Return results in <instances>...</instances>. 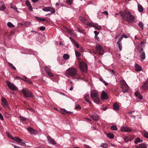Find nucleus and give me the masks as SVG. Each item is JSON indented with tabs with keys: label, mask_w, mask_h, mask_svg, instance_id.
<instances>
[{
	"label": "nucleus",
	"mask_w": 148,
	"mask_h": 148,
	"mask_svg": "<svg viewBox=\"0 0 148 148\" xmlns=\"http://www.w3.org/2000/svg\"><path fill=\"white\" fill-rule=\"evenodd\" d=\"M62 111L64 112V114H65V113H68V114H71V112H68L67 111H66V110H65L64 109H63L62 110Z\"/></svg>",
	"instance_id": "nucleus-46"
},
{
	"label": "nucleus",
	"mask_w": 148,
	"mask_h": 148,
	"mask_svg": "<svg viewBox=\"0 0 148 148\" xmlns=\"http://www.w3.org/2000/svg\"><path fill=\"white\" fill-rule=\"evenodd\" d=\"M135 69L136 71H139L141 70V68L139 65L137 64H135Z\"/></svg>",
	"instance_id": "nucleus-27"
},
{
	"label": "nucleus",
	"mask_w": 148,
	"mask_h": 148,
	"mask_svg": "<svg viewBox=\"0 0 148 148\" xmlns=\"http://www.w3.org/2000/svg\"><path fill=\"white\" fill-rule=\"evenodd\" d=\"M136 148H147L145 144H142L137 146Z\"/></svg>",
	"instance_id": "nucleus-25"
},
{
	"label": "nucleus",
	"mask_w": 148,
	"mask_h": 148,
	"mask_svg": "<svg viewBox=\"0 0 148 148\" xmlns=\"http://www.w3.org/2000/svg\"><path fill=\"white\" fill-rule=\"evenodd\" d=\"M69 38L71 42L73 43L75 41L71 37H70Z\"/></svg>",
	"instance_id": "nucleus-60"
},
{
	"label": "nucleus",
	"mask_w": 148,
	"mask_h": 148,
	"mask_svg": "<svg viewBox=\"0 0 148 148\" xmlns=\"http://www.w3.org/2000/svg\"><path fill=\"white\" fill-rule=\"evenodd\" d=\"M27 110L31 111L32 112H34V110L32 108H28L27 109Z\"/></svg>",
	"instance_id": "nucleus-57"
},
{
	"label": "nucleus",
	"mask_w": 148,
	"mask_h": 148,
	"mask_svg": "<svg viewBox=\"0 0 148 148\" xmlns=\"http://www.w3.org/2000/svg\"><path fill=\"white\" fill-rule=\"evenodd\" d=\"M6 83L9 88L11 90H16L17 89V88L14 84L11 83L10 81L8 80L6 81Z\"/></svg>",
	"instance_id": "nucleus-6"
},
{
	"label": "nucleus",
	"mask_w": 148,
	"mask_h": 148,
	"mask_svg": "<svg viewBox=\"0 0 148 148\" xmlns=\"http://www.w3.org/2000/svg\"><path fill=\"white\" fill-rule=\"evenodd\" d=\"M135 96L137 97V98H139L140 99H142L143 97L142 95H140L139 92L136 91L135 93Z\"/></svg>",
	"instance_id": "nucleus-20"
},
{
	"label": "nucleus",
	"mask_w": 148,
	"mask_h": 148,
	"mask_svg": "<svg viewBox=\"0 0 148 148\" xmlns=\"http://www.w3.org/2000/svg\"><path fill=\"white\" fill-rule=\"evenodd\" d=\"M21 91L25 97L32 98L34 96L31 91H27L25 89H22Z\"/></svg>",
	"instance_id": "nucleus-4"
},
{
	"label": "nucleus",
	"mask_w": 148,
	"mask_h": 148,
	"mask_svg": "<svg viewBox=\"0 0 148 148\" xmlns=\"http://www.w3.org/2000/svg\"><path fill=\"white\" fill-rule=\"evenodd\" d=\"M47 138L49 143L53 145H56V143L55 141L51 138L50 136H47Z\"/></svg>",
	"instance_id": "nucleus-16"
},
{
	"label": "nucleus",
	"mask_w": 148,
	"mask_h": 148,
	"mask_svg": "<svg viewBox=\"0 0 148 148\" xmlns=\"http://www.w3.org/2000/svg\"><path fill=\"white\" fill-rule=\"evenodd\" d=\"M23 77L25 79V81H26L27 82L29 83V84H32V82L29 81V80L27 79V77H26L24 76Z\"/></svg>",
	"instance_id": "nucleus-40"
},
{
	"label": "nucleus",
	"mask_w": 148,
	"mask_h": 148,
	"mask_svg": "<svg viewBox=\"0 0 148 148\" xmlns=\"http://www.w3.org/2000/svg\"><path fill=\"white\" fill-rule=\"evenodd\" d=\"M138 26L142 29H143V24L142 22H140L138 23Z\"/></svg>",
	"instance_id": "nucleus-38"
},
{
	"label": "nucleus",
	"mask_w": 148,
	"mask_h": 148,
	"mask_svg": "<svg viewBox=\"0 0 148 148\" xmlns=\"http://www.w3.org/2000/svg\"><path fill=\"white\" fill-rule=\"evenodd\" d=\"M108 136L110 138H113L114 137V134L112 133H108L107 134Z\"/></svg>",
	"instance_id": "nucleus-28"
},
{
	"label": "nucleus",
	"mask_w": 148,
	"mask_h": 148,
	"mask_svg": "<svg viewBox=\"0 0 148 148\" xmlns=\"http://www.w3.org/2000/svg\"><path fill=\"white\" fill-rule=\"evenodd\" d=\"M48 75L50 77H52L54 76V75L51 72V71H49L48 70H47V72H46Z\"/></svg>",
	"instance_id": "nucleus-29"
},
{
	"label": "nucleus",
	"mask_w": 148,
	"mask_h": 148,
	"mask_svg": "<svg viewBox=\"0 0 148 148\" xmlns=\"http://www.w3.org/2000/svg\"><path fill=\"white\" fill-rule=\"evenodd\" d=\"M92 118L95 121H97L99 119V116L97 114L92 115L91 116Z\"/></svg>",
	"instance_id": "nucleus-22"
},
{
	"label": "nucleus",
	"mask_w": 148,
	"mask_h": 148,
	"mask_svg": "<svg viewBox=\"0 0 148 148\" xmlns=\"http://www.w3.org/2000/svg\"><path fill=\"white\" fill-rule=\"evenodd\" d=\"M123 38H127L128 36L125 34H123L122 36Z\"/></svg>",
	"instance_id": "nucleus-63"
},
{
	"label": "nucleus",
	"mask_w": 148,
	"mask_h": 148,
	"mask_svg": "<svg viewBox=\"0 0 148 148\" xmlns=\"http://www.w3.org/2000/svg\"><path fill=\"white\" fill-rule=\"evenodd\" d=\"M143 141V140H141L139 138H137L136 139L135 141L134 142V143L135 144H137L138 143L142 142Z\"/></svg>",
	"instance_id": "nucleus-30"
},
{
	"label": "nucleus",
	"mask_w": 148,
	"mask_h": 148,
	"mask_svg": "<svg viewBox=\"0 0 148 148\" xmlns=\"http://www.w3.org/2000/svg\"><path fill=\"white\" fill-rule=\"evenodd\" d=\"M1 101H2V106L5 108L9 107L8 102L6 99L2 97L1 98Z\"/></svg>",
	"instance_id": "nucleus-13"
},
{
	"label": "nucleus",
	"mask_w": 148,
	"mask_h": 148,
	"mask_svg": "<svg viewBox=\"0 0 148 148\" xmlns=\"http://www.w3.org/2000/svg\"><path fill=\"white\" fill-rule=\"evenodd\" d=\"M73 0H66V3L69 5H71L73 2Z\"/></svg>",
	"instance_id": "nucleus-41"
},
{
	"label": "nucleus",
	"mask_w": 148,
	"mask_h": 148,
	"mask_svg": "<svg viewBox=\"0 0 148 148\" xmlns=\"http://www.w3.org/2000/svg\"><path fill=\"white\" fill-rule=\"evenodd\" d=\"M7 25L9 27L13 28L15 27L14 25L10 22L8 23Z\"/></svg>",
	"instance_id": "nucleus-32"
},
{
	"label": "nucleus",
	"mask_w": 148,
	"mask_h": 148,
	"mask_svg": "<svg viewBox=\"0 0 148 148\" xmlns=\"http://www.w3.org/2000/svg\"><path fill=\"white\" fill-rule=\"evenodd\" d=\"M119 12L121 16L124 21L129 23L132 22L134 21V16L128 10H125L123 12L120 11Z\"/></svg>",
	"instance_id": "nucleus-1"
},
{
	"label": "nucleus",
	"mask_w": 148,
	"mask_h": 148,
	"mask_svg": "<svg viewBox=\"0 0 148 148\" xmlns=\"http://www.w3.org/2000/svg\"><path fill=\"white\" fill-rule=\"evenodd\" d=\"M77 30L78 32H80V33H82L83 31L81 29H80L78 28H77Z\"/></svg>",
	"instance_id": "nucleus-61"
},
{
	"label": "nucleus",
	"mask_w": 148,
	"mask_h": 148,
	"mask_svg": "<svg viewBox=\"0 0 148 148\" xmlns=\"http://www.w3.org/2000/svg\"><path fill=\"white\" fill-rule=\"evenodd\" d=\"M31 24V22L28 21H25L24 23V25L26 27H28Z\"/></svg>",
	"instance_id": "nucleus-37"
},
{
	"label": "nucleus",
	"mask_w": 148,
	"mask_h": 148,
	"mask_svg": "<svg viewBox=\"0 0 148 148\" xmlns=\"http://www.w3.org/2000/svg\"><path fill=\"white\" fill-rule=\"evenodd\" d=\"M108 145L106 143H102L101 146L102 147L106 148L107 147Z\"/></svg>",
	"instance_id": "nucleus-44"
},
{
	"label": "nucleus",
	"mask_w": 148,
	"mask_h": 148,
	"mask_svg": "<svg viewBox=\"0 0 148 148\" xmlns=\"http://www.w3.org/2000/svg\"><path fill=\"white\" fill-rule=\"evenodd\" d=\"M95 37L96 40H97L98 41H99V37L98 36H95Z\"/></svg>",
	"instance_id": "nucleus-58"
},
{
	"label": "nucleus",
	"mask_w": 148,
	"mask_h": 148,
	"mask_svg": "<svg viewBox=\"0 0 148 148\" xmlns=\"http://www.w3.org/2000/svg\"><path fill=\"white\" fill-rule=\"evenodd\" d=\"M12 139L17 142L20 145H21L20 144V143H21L25 145V143H24V141L21 139L19 137H15L12 138Z\"/></svg>",
	"instance_id": "nucleus-12"
},
{
	"label": "nucleus",
	"mask_w": 148,
	"mask_h": 148,
	"mask_svg": "<svg viewBox=\"0 0 148 148\" xmlns=\"http://www.w3.org/2000/svg\"><path fill=\"white\" fill-rule=\"evenodd\" d=\"M89 97V95L88 94H86L84 95V98L85 101L89 104H91V102L89 99L88 98Z\"/></svg>",
	"instance_id": "nucleus-19"
},
{
	"label": "nucleus",
	"mask_w": 148,
	"mask_h": 148,
	"mask_svg": "<svg viewBox=\"0 0 148 148\" xmlns=\"http://www.w3.org/2000/svg\"><path fill=\"white\" fill-rule=\"evenodd\" d=\"M67 31L71 35H73V36H77L76 34L75 33H74L73 32V31L72 29H67Z\"/></svg>",
	"instance_id": "nucleus-24"
},
{
	"label": "nucleus",
	"mask_w": 148,
	"mask_h": 148,
	"mask_svg": "<svg viewBox=\"0 0 148 148\" xmlns=\"http://www.w3.org/2000/svg\"><path fill=\"white\" fill-rule=\"evenodd\" d=\"M96 49L97 52L99 55H102L104 54V51L102 46L99 44H97Z\"/></svg>",
	"instance_id": "nucleus-8"
},
{
	"label": "nucleus",
	"mask_w": 148,
	"mask_h": 148,
	"mask_svg": "<svg viewBox=\"0 0 148 148\" xmlns=\"http://www.w3.org/2000/svg\"><path fill=\"white\" fill-rule=\"evenodd\" d=\"M0 119L2 120H4L3 118L2 114L0 113Z\"/></svg>",
	"instance_id": "nucleus-56"
},
{
	"label": "nucleus",
	"mask_w": 148,
	"mask_h": 148,
	"mask_svg": "<svg viewBox=\"0 0 148 148\" xmlns=\"http://www.w3.org/2000/svg\"><path fill=\"white\" fill-rule=\"evenodd\" d=\"M79 18L80 20L82 22L84 23L86 20V19L83 16H80Z\"/></svg>",
	"instance_id": "nucleus-31"
},
{
	"label": "nucleus",
	"mask_w": 148,
	"mask_h": 148,
	"mask_svg": "<svg viewBox=\"0 0 148 148\" xmlns=\"http://www.w3.org/2000/svg\"><path fill=\"white\" fill-rule=\"evenodd\" d=\"M111 129L112 130H117V126L115 125H112L110 127Z\"/></svg>",
	"instance_id": "nucleus-36"
},
{
	"label": "nucleus",
	"mask_w": 148,
	"mask_h": 148,
	"mask_svg": "<svg viewBox=\"0 0 148 148\" xmlns=\"http://www.w3.org/2000/svg\"><path fill=\"white\" fill-rule=\"evenodd\" d=\"M137 49L139 50L138 52L140 54L141 61L142 62L145 60L146 57V55L145 52L143 51V49L141 48L139 50L138 48Z\"/></svg>",
	"instance_id": "nucleus-5"
},
{
	"label": "nucleus",
	"mask_w": 148,
	"mask_h": 148,
	"mask_svg": "<svg viewBox=\"0 0 148 148\" xmlns=\"http://www.w3.org/2000/svg\"><path fill=\"white\" fill-rule=\"evenodd\" d=\"M26 5L29 8L31 6H32L31 4L28 1H27L26 2Z\"/></svg>",
	"instance_id": "nucleus-48"
},
{
	"label": "nucleus",
	"mask_w": 148,
	"mask_h": 148,
	"mask_svg": "<svg viewBox=\"0 0 148 148\" xmlns=\"http://www.w3.org/2000/svg\"><path fill=\"white\" fill-rule=\"evenodd\" d=\"M27 130L31 134H34L35 133V130L31 127H27Z\"/></svg>",
	"instance_id": "nucleus-26"
},
{
	"label": "nucleus",
	"mask_w": 148,
	"mask_h": 148,
	"mask_svg": "<svg viewBox=\"0 0 148 148\" xmlns=\"http://www.w3.org/2000/svg\"><path fill=\"white\" fill-rule=\"evenodd\" d=\"M109 71L110 72L112 73L113 74H114L115 73V72H114V71L113 70H109Z\"/></svg>",
	"instance_id": "nucleus-59"
},
{
	"label": "nucleus",
	"mask_w": 148,
	"mask_h": 148,
	"mask_svg": "<svg viewBox=\"0 0 148 148\" xmlns=\"http://www.w3.org/2000/svg\"><path fill=\"white\" fill-rule=\"evenodd\" d=\"M42 10L45 12H50L52 14L54 13L55 12L54 9L50 7H45L42 8Z\"/></svg>",
	"instance_id": "nucleus-10"
},
{
	"label": "nucleus",
	"mask_w": 148,
	"mask_h": 148,
	"mask_svg": "<svg viewBox=\"0 0 148 148\" xmlns=\"http://www.w3.org/2000/svg\"><path fill=\"white\" fill-rule=\"evenodd\" d=\"M29 10L30 11H33V8L32 6L29 7Z\"/></svg>",
	"instance_id": "nucleus-64"
},
{
	"label": "nucleus",
	"mask_w": 148,
	"mask_h": 148,
	"mask_svg": "<svg viewBox=\"0 0 148 148\" xmlns=\"http://www.w3.org/2000/svg\"><path fill=\"white\" fill-rule=\"evenodd\" d=\"M40 29L41 30H44L45 29V28L44 26H41L40 27Z\"/></svg>",
	"instance_id": "nucleus-53"
},
{
	"label": "nucleus",
	"mask_w": 148,
	"mask_h": 148,
	"mask_svg": "<svg viewBox=\"0 0 148 148\" xmlns=\"http://www.w3.org/2000/svg\"><path fill=\"white\" fill-rule=\"evenodd\" d=\"M121 82L122 83L121 87L123 92L124 93L127 92L129 90V87L128 86L124 81H121Z\"/></svg>",
	"instance_id": "nucleus-7"
},
{
	"label": "nucleus",
	"mask_w": 148,
	"mask_h": 148,
	"mask_svg": "<svg viewBox=\"0 0 148 148\" xmlns=\"http://www.w3.org/2000/svg\"><path fill=\"white\" fill-rule=\"evenodd\" d=\"M101 13L104 14L106 16L108 15V13L107 11H105L103 12H101Z\"/></svg>",
	"instance_id": "nucleus-51"
},
{
	"label": "nucleus",
	"mask_w": 148,
	"mask_h": 148,
	"mask_svg": "<svg viewBox=\"0 0 148 148\" xmlns=\"http://www.w3.org/2000/svg\"><path fill=\"white\" fill-rule=\"evenodd\" d=\"M81 108V107L79 105H77L75 108L76 109L80 110Z\"/></svg>",
	"instance_id": "nucleus-49"
},
{
	"label": "nucleus",
	"mask_w": 148,
	"mask_h": 148,
	"mask_svg": "<svg viewBox=\"0 0 148 148\" xmlns=\"http://www.w3.org/2000/svg\"><path fill=\"white\" fill-rule=\"evenodd\" d=\"M123 39V37L122 36H121L120 37V38H119V39L117 42H121V41Z\"/></svg>",
	"instance_id": "nucleus-54"
},
{
	"label": "nucleus",
	"mask_w": 148,
	"mask_h": 148,
	"mask_svg": "<svg viewBox=\"0 0 148 148\" xmlns=\"http://www.w3.org/2000/svg\"><path fill=\"white\" fill-rule=\"evenodd\" d=\"M117 44L118 45V46L119 49L120 51H121L122 49V43L120 42H117Z\"/></svg>",
	"instance_id": "nucleus-34"
},
{
	"label": "nucleus",
	"mask_w": 148,
	"mask_h": 148,
	"mask_svg": "<svg viewBox=\"0 0 148 148\" xmlns=\"http://www.w3.org/2000/svg\"><path fill=\"white\" fill-rule=\"evenodd\" d=\"M94 33L96 35V36H97L99 34V33L96 31H95Z\"/></svg>",
	"instance_id": "nucleus-62"
},
{
	"label": "nucleus",
	"mask_w": 148,
	"mask_h": 148,
	"mask_svg": "<svg viewBox=\"0 0 148 148\" xmlns=\"http://www.w3.org/2000/svg\"><path fill=\"white\" fill-rule=\"evenodd\" d=\"M7 135L8 137H9L10 138H12V139L14 137H12V135L10 134L9 133H8L7 134Z\"/></svg>",
	"instance_id": "nucleus-55"
},
{
	"label": "nucleus",
	"mask_w": 148,
	"mask_h": 148,
	"mask_svg": "<svg viewBox=\"0 0 148 148\" xmlns=\"http://www.w3.org/2000/svg\"><path fill=\"white\" fill-rule=\"evenodd\" d=\"M19 117L20 119L23 121H25L27 120V119L26 118L21 116H20Z\"/></svg>",
	"instance_id": "nucleus-42"
},
{
	"label": "nucleus",
	"mask_w": 148,
	"mask_h": 148,
	"mask_svg": "<svg viewBox=\"0 0 148 148\" xmlns=\"http://www.w3.org/2000/svg\"><path fill=\"white\" fill-rule=\"evenodd\" d=\"M79 67L80 69L84 72L86 71L87 69V65L84 62H81L79 64Z\"/></svg>",
	"instance_id": "nucleus-9"
},
{
	"label": "nucleus",
	"mask_w": 148,
	"mask_h": 148,
	"mask_svg": "<svg viewBox=\"0 0 148 148\" xmlns=\"http://www.w3.org/2000/svg\"><path fill=\"white\" fill-rule=\"evenodd\" d=\"M121 130L123 132H129L131 131V130L129 127L124 126L121 128Z\"/></svg>",
	"instance_id": "nucleus-17"
},
{
	"label": "nucleus",
	"mask_w": 148,
	"mask_h": 148,
	"mask_svg": "<svg viewBox=\"0 0 148 148\" xmlns=\"http://www.w3.org/2000/svg\"><path fill=\"white\" fill-rule=\"evenodd\" d=\"M6 9L5 5L3 1H1L0 2V10L1 11H4Z\"/></svg>",
	"instance_id": "nucleus-18"
},
{
	"label": "nucleus",
	"mask_w": 148,
	"mask_h": 148,
	"mask_svg": "<svg viewBox=\"0 0 148 148\" xmlns=\"http://www.w3.org/2000/svg\"><path fill=\"white\" fill-rule=\"evenodd\" d=\"M113 108L116 111L119 110V106L117 103H115L114 104Z\"/></svg>",
	"instance_id": "nucleus-21"
},
{
	"label": "nucleus",
	"mask_w": 148,
	"mask_h": 148,
	"mask_svg": "<svg viewBox=\"0 0 148 148\" xmlns=\"http://www.w3.org/2000/svg\"><path fill=\"white\" fill-rule=\"evenodd\" d=\"M51 67L50 66L46 67L45 68V70L46 72H47V70H48L50 71H51Z\"/></svg>",
	"instance_id": "nucleus-47"
},
{
	"label": "nucleus",
	"mask_w": 148,
	"mask_h": 148,
	"mask_svg": "<svg viewBox=\"0 0 148 148\" xmlns=\"http://www.w3.org/2000/svg\"><path fill=\"white\" fill-rule=\"evenodd\" d=\"M146 40H144L143 41L141 42V45H145L146 44Z\"/></svg>",
	"instance_id": "nucleus-52"
},
{
	"label": "nucleus",
	"mask_w": 148,
	"mask_h": 148,
	"mask_svg": "<svg viewBox=\"0 0 148 148\" xmlns=\"http://www.w3.org/2000/svg\"><path fill=\"white\" fill-rule=\"evenodd\" d=\"M87 25L92 27H95V29L100 30L101 28V27L97 23H88Z\"/></svg>",
	"instance_id": "nucleus-11"
},
{
	"label": "nucleus",
	"mask_w": 148,
	"mask_h": 148,
	"mask_svg": "<svg viewBox=\"0 0 148 148\" xmlns=\"http://www.w3.org/2000/svg\"><path fill=\"white\" fill-rule=\"evenodd\" d=\"M8 64L9 65V66L12 69H13L14 70H16V69L15 66H14L11 63L9 62H8Z\"/></svg>",
	"instance_id": "nucleus-39"
},
{
	"label": "nucleus",
	"mask_w": 148,
	"mask_h": 148,
	"mask_svg": "<svg viewBox=\"0 0 148 148\" xmlns=\"http://www.w3.org/2000/svg\"><path fill=\"white\" fill-rule=\"evenodd\" d=\"M91 97L92 100L95 103L99 104L100 102L99 96L96 91H92L91 93Z\"/></svg>",
	"instance_id": "nucleus-2"
},
{
	"label": "nucleus",
	"mask_w": 148,
	"mask_h": 148,
	"mask_svg": "<svg viewBox=\"0 0 148 148\" xmlns=\"http://www.w3.org/2000/svg\"><path fill=\"white\" fill-rule=\"evenodd\" d=\"M144 136L147 138H148V132H145L143 134Z\"/></svg>",
	"instance_id": "nucleus-50"
},
{
	"label": "nucleus",
	"mask_w": 148,
	"mask_h": 148,
	"mask_svg": "<svg viewBox=\"0 0 148 148\" xmlns=\"http://www.w3.org/2000/svg\"><path fill=\"white\" fill-rule=\"evenodd\" d=\"M75 55L77 57H79L81 55L80 53L77 51H75Z\"/></svg>",
	"instance_id": "nucleus-43"
},
{
	"label": "nucleus",
	"mask_w": 148,
	"mask_h": 148,
	"mask_svg": "<svg viewBox=\"0 0 148 148\" xmlns=\"http://www.w3.org/2000/svg\"><path fill=\"white\" fill-rule=\"evenodd\" d=\"M138 11L141 12L143 11V7L139 3H138Z\"/></svg>",
	"instance_id": "nucleus-23"
},
{
	"label": "nucleus",
	"mask_w": 148,
	"mask_h": 148,
	"mask_svg": "<svg viewBox=\"0 0 148 148\" xmlns=\"http://www.w3.org/2000/svg\"><path fill=\"white\" fill-rule=\"evenodd\" d=\"M73 43L77 48H79V44L76 41H75Z\"/></svg>",
	"instance_id": "nucleus-45"
},
{
	"label": "nucleus",
	"mask_w": 148,
	"mask_h": 148,
	"mask_svg": "<svg viewBox=\"0 0 148 148\" xmlns=\"http://www.w3.org/2000/svg\"><path fill=\"white\" fill-rule=\"evenodd\" d=\"M142 88L144 90L148 89V78H147L146 82L142 86Z\"/></svg>",
	"instance_id": "nucleus-14"
},
{
	"label": "nucleus",
	"mask_w": 148,
	"mask_h": 148,
	"mask_svg": "<svg viewBox=\"0 0 148 148\" xmlns=\"http://www.w3.org/2000/svg\"><path fill=\"white\" fill-rule=\"evenodd\" d=\"M36 18L38 20L42 22H43L45 21V18L38 17H36Z\"/></svg>",
	"instance_id": "nucleus-35"
},
{
	"label": "nucleus",
	"mask_w": 148,
	"mask_h": 148,
	"mask_svg": "<svg viewBox=\"0 0 148 148\" xmlns=\"http://www.w3.org/2000/svg\"><path fill=\"white\" fill-rule=\"evenodd\" d=\"M108 98V96L107 94L104 91H102L101 96V100H104L107 99Z\"/></svg>",
	"instance_id": "nucleus-15"
},
{
	"label": "nucleus",
	"mask_w": 148,
	"mask_h": 148,
	"mask_svg": "<svg viewBox=\"0 0 148 148\" xmlns=\"http://www.w3.org/2000/svg\"><path fill=\"white\" fill-rule=\"evenodd\" d=\"M69 56L68 54H64L63 55V58L64 60H67L69 58Z\"/></svg>",
	"instance_id": "nucleus-33"
},
{
	"label": "nucleus",
	"mask_w": 148,
	"mask_h": 148,
	"mask_svg": "<svg viewBox=\"0 0 148 148\" xmlns=\"http://www.w3.org/2000/svg\"><path fill=\"white\" fill-rule=\"evenodd\" d=\"M77 73V70L76 69L71 67L66 70V74L68 76H73L76 75Z\"/></svg>",
	"instance_id": "nucleus-3"
}]
</instances>
